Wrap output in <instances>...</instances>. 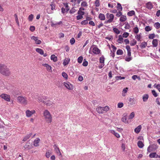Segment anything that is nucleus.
I'll return each mask as SVG.
<instances>
[{
  "label": "nucleus",
  "mask_w": 160,
  "mask_h": 160,
  "mask_svg": "<svg viewBox=\"0 0 160 160\" xmlns=\"http://www.w3.org/2000/svg\"><path fill=\"white\" fill-rule=\"evenodd\" d=\"M0 73L3 75L7 76L10 75L11 72L7 66L0 63Z\"/></svg>",
  "instance_id": "f257e3e1"
},
{
  "label": "nucleus",
  "mask_w": 160,
  "mask_h": 160,
  "mask_svg": "<svg viewBox=\"0 0 160 160\" xmlns=\"http://www.w3.org/2000/svg\"><path fill=\"white\" fill-rule=\"evenodd\" d=\"M44 118L46 122L48 123H51L52 121V115L47 110H45L43 112Z\"/></svg>",
  "instance_id": "f03ea898"
},
{
  "label": "nucleus",
  "mask_w": 160,
  "mask_h": 160,
  "mask_svg": "<svg viewBox=\"0 0 160 160\" xmlns=\"http://www.w3.org/2000/svg\"><path fill=\"white\" fill-rule=\"evenodd\" d=\"M17 100L18 102L20 103L26 105L28 103V101L26 98L23 97L18 96L17 98Z\"/></svg>",
  "instance_id": "7ed1b4c3"
},
{
  "label": "nucleus",
  "mask_w": 160,
  "mask_h": 160,
  "mask_svg": "<svg viewBox=\"0 0 160 160\" xmlns=\"http://www.w3.org/2000/svg\"><path fill=\"white\" fill-rule=\"evenodd\" d=\"M106 16L108 19L105 22V23H111L112 22L114 18V16L112 14L107 13L106 14Z\"/></svg>",
  "instance_id": "20e7f679"
},
{
  "label": "nucleus",
  "mask_w": 160,
  "mask_h": 160,
  "mask_svg": "<svg viewBox=\"0 0 160 160\" xmlns=\"http://www.w3.org/2000/svg\"><path fill=\"white\" fill-rule=\"evenodd\" d=\"M90 49H92V51L93 53L95 54H98L100 53V50L96 46L94 45L92 46Z\"/></svg>",
  "instance_id": "39448f33"
},
{
  "label": "nucleus",
  "mask_w": 160,
  "mask_h": 160,
  "mask_svg": "<svg viewBox=\"0 0 160 160\" xmlns=\"http://www.w3.org/2000/svg\"><path fill=\"white\" fill-rule=\"evenodd\" d=\"M0 97L7 101L9 102L10 101V95H8L5 93H2L0 95Z\"/></svg>",
  "instance_id": "423d86ee"
},
{
  "label": "nucleus",
  "mask_w": 160,
  "mask_h": 160,
  "mask_svg": "<svg viewBox=\"0 0 160 160\" xmlns=\"http://www.w3.org/2000/svg\"><path fill=\"white\" fill-rule=\"evenodd\" d=\"M35 112V111L34 110L30 111L29 110H27L25 112L26 116L27 117H30Z\"/></svg>",
  "instance_id": "0eeeda50"
},
{
  "label": "nucleus",
  "mask_w": 160,
  "mask_h": 160,
  "mask_svg": "<svg viewBox=\"0 0 160 160\" xmlns=\"http://www.w3.org/2000/svg\"><path fill=\"white\" fill-rule=\"evenodd\" d=\"M31 39L33 40L37 44H40L42 42L41 40H39L38 38L37 37L33 36L31 37Z\"/></svg>",
  "instance_id": "6e6552de"
},
{
  "label": "nucleus",
  "mask_w": 160,
  "mask_h": 160,
  "mask_svg": "<svg viewBox=\"0 0 160 160\" xmlns=\"http://www.w3.org/2000/svg\"><path fill=\"white\" fill-rule=\"evenodd\" d=\"M64 85L65 87L69 90H72L73 88V86L69 82L64 83Z\"/></svg>",
  "instance_id": "1a4fd4ad"
},
{
  "label": "nucleus",
  "mask_w": 160,
  "mask_h": 160,
  "mask_svg": "<svg viewBox=\"0 0 160 160\" xmlns=\"http://www.w3.org/2000/svg\"><path fill=\"white\" fill-rule=\"evenodd\" d=\"M46 99V97L45 96H39L38 97V101L39 102H42L43 103H46V101L44 100Z\"/></svg>",
  "instance_id": "9d476101"
},
{
  "label": "nucleus",
  "mask_w": 160,
  "mask_h": 160,
  "mask_svg": "<svg viewBox=\"0 0 160 160\" xmlns=\"http://www.w3.org/2000/svg\"><path fill=\"white\" fill-rule=\"evenodd\" d=\"M128 101L129 104L130 106H132L136 103L135 99L134 98H129Z\"/></svg>",
  "instance_id": "9b49d317"
},
{
  "label": "nucleus",
  "mask_w": 160,
  "mask_h": 160,
  "mask_svg": "<svg viewBox=\"0 0 160 160\" xmlns=\"http://www.w3.org/2000/svg\"><path fill=\"white\" fill-rule=\"evenodd\" d=\"M53 147L54 148V150L57 154L59 156L61 155V154L58 147L56 144L54 145Z\"/></svg>",
  "instance_id": "f8f14e48"
},
{
  "label": "nucleus",
  "mask_w": 160,
  "mask_h": 160,
  "mask_svg": "<svg viewBox=\"0 0 160 160\" xmlns=\"http://www.w3.org/2000/svg\"><path fill=\"white\" fill-rule=\"evenodd\" d=\"M145 5L146 8L149 9H151L153 7L152 3L150 2L146 3Z\"/></svg>",
  "instance_id": "ddd939ff"
},
{
  "label": "nucleus",
  "mask_w": 160,
  "mask_h": 160,
  "mask_svg": "<svg viewBox=\"0 0 160 160\" xmlns=\"http://www.w3.org/2000/svg\"><path fill=\"white\" fill-rule=\"evenodd\" d=\"M40 140L39 138H37L35 139L33 142V145L35 147H37L39 145V143Z\"/></svg>",
  "instance_id": "4468645a"
},
{
  "label": "nucleus",
  "mask_w": 160,
  "mask_h": 160,
  "mask_svg": "<svg viewBox=\"0 0 160 160\" xmlns=\"http://www.w3.org/2000/svg\"><path fill=\"white\" fill-rule=\"evenodd\" d=\"M126 48L127 49V55L128 56H130L131 55V48L128 45H127L126 47Z\"/></svg>",
  "instance_id": "2eb2a0df"
},
{
  "label": "nucleus",
  "mask_w": 160,
  "mask_h": 160,
  "mask_svg": "<svg viewBox=\"0 0 160 160\" xmlns=\"http://www.w3.org/2000/svg\"><path fill=\"white\" fill-rule=\"evenodd\" d=\"M142 126L141 125H138L134 129V132L136 133H139L141 130Z\"/></svg>",
  "instance_id": "dca6fc26"
},
{
  "label": "nucleus",
  "mask_w": 160,
  "mask_h": 160,
  "mask_svg": "<svg viewBox=\"0 0 160 160\" xmlns=\"http://www.w3.org/2000/svg\"><path fill=\"white\" fill-rule=\"evenodd\" d=\"M70 61V59L69 58H66L64 60L62 64L64 66H66L69 63Z\"/></svg>",
  "instance_id": "f3484780"
},
{
  "label": "nucleus",
  "mask_w": 160,
  "mask_h": 160,
  "mask_svg": "<svg viewBox=\"0 0 160 160\" xmlns=\"http://www.w3.org/2000/svg\"><path fill=\"white\" fill-rule=\"evenodd\" d=\"M128 90V88H125L123 89L122 93V95L123 97H125L126 95Z\"/></svg>",
  "instance_id": "a211bd4d"
},
{
  "label": "nucleus",
  "mask_w": 160,
  "mask_h": 160,
  "mask_svg": "<svg viewBox=\"0 0 160 160\" xmlns=\"http://www.w3.org/2000/svg\"><path fill=\"white\" fill-rule=\"evenodd\" d=\"M110 132L114 135V136L117 138H119L120 137V136L119 134L116 132L114 130H111L109 131Z\"/></svg>",
  "instance_id": "6ab92c4d"
},
{
  "label": "nucleus",
  "mask_w": 160,
  "mask_h": 160,
  "mask_svg": "<svg viewBox=\"0 0 160 160\" xmlns=\"http://www.w3.org/2000/svg\"><path fill=\"white\" fill-rule=\"evenodd\" d=\"M98 18L101 21H103L105 19V15L103 14L100 13L98 15Z\"/></svg>",
  "instance_id": "aec40b11"
},
{
  "label": "nucleus",
  "mask_w": 160,
  "mask_h": 160,
  "mask_svg": "<svg viewBox=\"0 0 160 160\" xmlns=\"http://www.w3.org/2000/svg\"><path fill=\"white\" fill-rule=\"evenodd\" d=\"M127 20V17L125 15H122L120 17L119 21L121 22H124L126 21Z\"/></svg>",
  "instance_id": "412c9836"
},
{
  "label": "nucleus",
  "mask_w": 160,
  "mask_h": 160,
  "mask_svg": "<svg viewBox=\"0 0 160 160\" xmlns=\"http://www.w3.org/2000/svg\"><path fill=\"white\" fill-rule=\"evenodd\" d=\"M42 65L47 68V70L49 72L52 71L51 66L48 64L45 63L42 64Z\"/></svg>",
  "instance_id": "4be33fe9"
},
{
  "label": "nucleus",
  "mask_w": 160,
  "mask_h": 160,
  "mask_svg": "<svg viewBox=\"0 0 160 160\" xmlns=\"http://www.w3.org/2000/svg\"><path fill=\"white\" fill-rule=\"evenodd\" d=\"M149 98L148 95V94H144L142 97L143 101L144 102H146L148 100Z\"/></svg>",
  "instance_id": "5701e85b"
},
{
  "label": "nucleus",
  "mask_w": 160,
  "mask_h": 160,
  "mask_svg": "<svg viewBox=\"0 0 160 160\" xmlns=\"http://www.w3.org/2000/svg\"><path fill=\"white\" fill-rule=\"evenodd\" d=\"M152 44L153 47H156L158 45V41L157 39H153L152 41Z\"/></svg>",
  "instance_id": "b1692460"
},
{
  "label": "nucleus",
  "mask_w": 160,
  "mask_h": 160,
  "mask_svg": "<svg viewBox=\"0 0 160 160\" xmlns=\"http://www.w3.org/2000/svg\"><path fill=\"white\" fill-rule=\"evenodd\" d=\"M51 59L54 62H56L57 61V58L54 54L51 55Z\"/></svg>",
  "instance_id": "393cba45"
},
{
  "label": "nucleus",
  "mask_w": 160,
  "mask_h": 160,
  "mask_svg": "<svg viewBox=\"0 0 160 160\" xmlns=\"http://www.w3.org/2000/svg\"><path fill=\"white\" fill-rule=\"evenodd\" d=\"M123 41V38L122 36L120 35L118 36V39L117 40V42L119 43H121Z\"/></svg>",
  "instance_id": "a878e982"
},
{
  "label": "nucleus",
  "mask_w": 160,
  "mask_h": 160,
  "mask_svg": "<svg viewBox=\"0 0 160 160\" xmlns=\"http://www.w3.org/2000/svg\"><path fill=\"white\" fill-rule=\"evenodd\" d=\"M117 8L118 11H122V7L121 4L119 3H117Z\"/></svg>",
  "instance_id": "bb28decb"
},
{
  "label": "nucleus",
  "mask_w": 160,
  "mask_h": 160,
  "mask_svg": "<svg viewBox=\"0 0 160 160\" xmlns=\"http://www.w3.org/2000/svg\"><path fill=\"white\" fill-rule=\"evenodd\" d=\"M36 51L40 54L42 55L43 54V51L41 49L39 48H37L36 49Z\"/></svg>",
  "instance_id": "cd10ccee"
},
{
  "label": "nucleus",
  "mask_w": 160,
  "mask_h": 160,
  "mask_svg": "<svg viewBox=\"0 0 160 160\" xmlns=\"http://www.w3.org/2000/svg\"><path fill=\"white\" fill-rule=\"evenodd\" d=\"M135 14V12L133 10H131L128 12L127 13V15L130 17L132 16Z\"/></svg>",
  "instance_id": "c85d7f7f"
},
{
  "label": "nucleus",
  "mask_w": 160,
  "mask_h": 160,
  "mask_svg": "<svg viewBox=\"0 0 160 160\" xmlns=\"http://www.w3.org/2000/svg\"><path fill=\"white\" fill-rule=\"evenodd\" d=\"M122 122L126 123H128V122L127 120V118L126 116H124L122 118Z\"/></svg>",
  "instance_id": "c756f323"
},
{
  "label": "nucleus",
  "mask_w": 160,
  "mask_h": 160,
  "mask_svg": "<svg viewBox=\"0 0 160 160\" xmlns=\"http://www.w3.org/2000/svg\"><path fill=\"white\" fill-rule=\"evenodd\" d=\"M139 29L137 25H136L134 28H133V31L135 34H137L139 32Z\"/></svg>",
  "instance_id": "7c9ffc66"
},
{
  "label": "nucleus",
  "mask_w": 160,
  "mask_h": 160,
  "mask_svg": "<svg viewBox=\"0 0 160 160\" xmlns=\"http://www.w3.org/2000/svg\"><path fill=\"white\" fill-rule=\"evenodd\" d=\"M32 135V133H29V134H28L27 135H26L23 138V140H22V141H26L27 139H29L31 136V135Z\"/></svg>",
  "instance_id": "2f4dec72"
},
{
  "label": "nucleus",
  "mask_w": 160,
  "mask_h": 160,
  "mask_svg": "<svg viewBox=\"0 0 160 160\" xmlns=\"http://www.w3.org/2000/svg\"><path fill=\"white\" fill-rule=\"evenodd\" d=\"M24 148L26 150H28L31 149L32 146L26 144L24 146Z\"/></svg>",
  "instance_id": "473e14b6"
},
{
  "label": "nucleus",
  "mask_w": 160,
  "mask_h": 160,
  "mask_svg": "<svg viewBox=\"0 0 160 160\" xmlns=\"http://www.w3.org/2000/svg\"><path fill=\"white\" fill-rule=\"evenodd\" d=\"M138 146L139 148H142L144 146V144L142 142L139 141L138 142Z\"/></svg>",
  "instance_id": "72a5a7b5"
},
{
  "label": "nucleus",
  "mask_w": 160,
  "mask_h": 160,
  "mask_svg": "<svg viewBox=\"0 0 160 160\" xmlns=\"http://www.w3.org/2000/svg\"><path fill=\"white\" fill-rule=\"evenodd\" d=\"M147 45V43L146 42H143L141 43L140 45V47L142 48H145Z\"/></svg>",
  "instance_id": "f704fd0d"
},
{
  "label": "nucleus",
  "mask_w": 160,
  "mask_h": 160,
  "mask_svg": "<svg viewBox=\"0 0 160 160\" xmlns=\"http://www.w3.org/2000/svg\"><path fill=\"white\" fill-rule=\"evenodd\" d=\"M101 107H99L96 108L97 111L99 113H103Z\"/></svg>",
  "instance_id": "c9c22d12"
},
{
  "label": "nucleus",
  "mask_w": 160,
  "mask_h": 160,
  "mask_svg": "<svg viewBox=\"0 0 160 160\" xmlns=\"http://www.w3.org/2000/svg\"><path fill=\"white\" fill-rule=\"evenodd\" d=\"M141 33H140V34H137V35L135 36V38L138 41H139L140 40V39L141 38Z\"/></svg>",
  "instance_id": "e433bc0d"
},
{
  "label": "nucleus",
  "mask_w": 160,
  "mask_h": 160,
  "mask_svg": "<svg viewBox=\"0 0 160 160\" xmlns=\"http://www.w3.org/2000/svg\"><path fill=\"white\" fill-rule=\"evenodd\" d=\"M83 58L82 56L79 57L77 59L78 62L79 63H81L83 60Z\"/></svg>",
  "instance_id": "4c0bfd02"
},
{
  "label": "nucleus",
  "mask_w": 160,
  "mask_h": 160,
  "mask_svg": "<svg viewBox=\"0 0 160 160\" xmlns=\"http://www.w3.org/2000/svg\"><path fill=\"white\" fill-rule=\"evenodd\" d=\"M94 5L96 7H99L100 5L99 0H96L95 1Z\"/></svg>",
  "instance_id": "58836bf2"
},
{
  "label": "nucleus",
  "mask_w": 160,
  "mask_h": 160,
  "mask_svg": "<svg viewBox=\"0 0 160 160\" xmlns=\"http://www.w3.org/2000/svg\"><path fill=\"white\" fill-rule=\"evenodd\" d=\"M154 27L157 29H158L160 28V24L158 22H157L154 24Z\"/></svg>",
  "instance_id": "ea45409f"
},
{
  "label": "nucleus",
  "mask_w": 160,
  "mask_h": 160,
  "mask_svg": "<svg viewBox=\"0 0 160 160\" xmlns=\"http://www.w3.org/2000/svg\"><path fill=\"white\" fill-rule=\"evenodd\" d=\"M113 32L116 33L117 34H118L120 33V31L117 28H113Z\"/></svg>",
  "instance_id": "a19ab883"
},
{
  "label": "nucleus",
  "mask_w": 160,
  "mask_h": 160,
  "mask_svg": "<svg viewBox=\"0 0 160 160\" xmlns=\"http://www.w3.org/2000/svg\"><path fill=\"white\" fill-rule=\"evenodd\" d=\"M63 5L65 7V8H66V11L67 12L70 9H69V7H68V3H63Z\"/></svg>",
  "instance_id": "79ce46f5"
},
{
  "label": "nucleus",
  "mask_w": 160,
  "mask_h": 160,
  "mask_svg": "<svg viewBox=\"0 0 160 160\" xmlns=\"http://www.w3.org/2000/svg\"><path fill=\"white\" fill-rule=\"evenodd\" d=\"M46 103H44V104H46L48 106H50L51 105H52L53 103L51 101H50L49 100L47 101H46Z\"/></svg>",
  "instance_id": "37998d69"
},
{
  "label": "nucleus",
  "mask_w": 160,
  "mask_h": 160,
  "mask_svg": "<svg viewBox=\"0 0 160 160\" xmlns=\"http://www.w3.org/2000/svg\"><path fill=\"white\" fill-rule=\"evenodd\" d=\"M156 152L151 153L149 154V157L150 158H156Z\"/></svg>",
  "instance_id": "c03bdc74"
},
{
  "label": "nucleus",
  "mask_w": 160,
  "mask_h": 160,
  "mask_svg": "<svg viewBox=\"0 0 160 160\" xmlns=\"http://www.w3.org/2000/svg\"><path fill=\"white\" fill-rule=\"evenodd\" d=\"M135 116V113L134 112H132L129 116V119H132Z\"/></svg>",
  "instance_id": "a18cd8bd"
},
{
  "label": "nucleus",
  "mask_w": 160,
  "mask_h": 160,
  "mask_svg": "<svg viewBox=\"0 0 160 160\" xmlns=\"http://www.w3.org/2000/svg\"><path fill=\"white\" fill-rule=\"evenodd\" d=\"M105 58L103 57H101L99 58L100 62L102 64H104Z\"/></svg>",
  "instance_id": "49530a36"
},
{
  "label": "nucleus",
  "mask_w": 160,
  "mask_h": 160,
  "mask_svg": "<svg viewBox=\"0 0 160 160\" xmlns=\"http://www.w3.org/2000/svg\"><path fill=\"white\" fill-rule=\"evenodd\" d=\"M88 62L85 59H84L82 65L84 67L87 66L88 65Z\"/></svg>",
  "instance_id": "de8ad7c7"
},
{
  "label": "nucleus",
  "mask_w": 160,
  "mask_h": 160,
  "mask_svg": "<svg viewBox=\"0 0 160 160\" xmlns=\"http://www.w3.org/2000/svg\"><path fill=\"white\" fill-rule=\"evenodd\" d=\"M121 11H118V12H117L116 14V16L117 17H120L122 15V13L121 12Z\"/></svg>",
  "instance_id": "09e8293b"
},
{
  "label": "nucleus",
  "mask_w": 160,
  "mask_h": 160,
  "mask_svg": "<svg viewBox=\"0 0 160 160\" xmlns=\"http://www.w3.org/2000/svg\"><path fill=\"white\" fill-rule=\"evenodd\" d=\"M81 6L82 7H87L88 5L87 2L85 1H83L81 2Z\"/></svg>",
  "instance_id": "8fccbe9b"
},
{
  "label": "nucleus",
  "mask_w": 160,
  "mask_h": 160,
  "mask_svg": "<svg viewBox=\"0 0 160 160\" xmlns=\"http://www.w3.org/2000/svg\"><path fill=\"white\" fill-rule=\"evenodd\" d=\"M117 54L118 55H122L123 54V52L122 50L118 49L117 52Z\"/></svg>",
  "instance_id": "3c124183"
},
{
  "label": "nucleus",
  "mask_w": 160,
  "mask_h": 160,
  "mask_svg": "<svg viewBox=\"0 0 160 160\" xmlns=\"http://www.w3.org/2000/svg\"><path fill=\"white\" fill-rule=\"evenodd\" d=\"M62 77L65 79H68V76L67 74L65 72H62Z\"/></svg>",
  "instance_id": "603ef678"
},
{
  "label": "nucleus",
  "mask_w": 160,
  "mask_h": 160,
  "mask_svg": "<svg viewBox=\"0 0 160 160\" xmlns=\"http://www.w3.org/2000/svg\"><path fill=\"white\" fill-rule=\"evenodd\" d=\"M152 29V28L149 26H147L145 27V29L146 31L148 32L151 31Z\"/></svg>",
  "instance_id": "864d4df0"
},
{
  "label": "nucleus",
  "mask_w": 160,
  "mask_h": 160,
  "mask_svg": "<svg viewBox=\"0 0 160 160\" xmlns=\"http://www.w3.org/2000/svg\"><path fill=\"white\" fill-rule=\"evenodd\" d=\"M130 25L128 23H125L124 28L126 29H129L130 28Z\"/></svg>",
  "instance_id": "5fc2aeb1"
},
{
  "label": "nucleus",
  "mask_w": 160,
  "mask_h": 160,
  "mask_svg": "<svg viewBox=\"0 0 160 160\" xmlns=\"http://www.w3.org/2000/svg\"><path fill=\"white\" fill-rule=\"evenodd\" d=\"M128 57H127L125 58V60L127 62H129L132 60V57H130V56Z\"/></svg>",
  "instance_id": "6e6d98bb"
},
{
  "label": "nucleus",
  "mask_w": 160,
  "mask_h": 160,
  "mask_svg": "<svg viewBox=\"0 0 160 160\" xmlns=\"http://www.w3.org/2000/svg\"><path fill=\"white\" fill-rule=\"evenodd\" d=\"M129 36V33L127 32H124L122 35V37L123 38H127Z\"/></svg>",
  "instance_id": "4d7b16f0"
},
{
  "label": "nucleus",
  "mask_w": 160,
  "mask_h": 160,
  "mask_svg": "<svg viewBox=\"0 0 160 160\" xmlns=\"http://www.w3.org/2000/svg\"><path fill=\"white\" fill-rule=\"evenodd\" d=\"M137 43V41L135 40H133L131 41L130 42V45L132 46H134Z\"/></svg>",
  "instance_id": "13d9d810"
},
{
  "label": "nucleus",
  "mask_w": 160,
  "mask_h": 160,
  "mask_svg": "<svg viewBox=\"0 0 160 160\" xmlns=\"http://www.w3.org/2000/svg\"><path fill=\"white\" fill-rule=\"evenodd\" d=\"M51 154V152L48 151L46 153V156L47 158H49L50 157V155Z\"/></svg>",
  "instance_id": "bf43d9fd"
},
{
  "label": "nucleus",
  "mask_w": 160,
  "mask_h": 160,
  "mask_svg": "<svg viewBox=\"0 0 160 160\" xmlns=\"http://www.w3.org/2000/svg\"><path fill=\"white\" fill-rule=\"evenodd\" d=\"M14 17L15 18V20L16 22L17 23L18 25V26H19V22L18 20V16L16 14H14Z\"/></svg>",
  "instance_id": "052dcab7"
},
{
  "label": "nucleus",
  "mask_w": 160,
  "mask_h": 160,
  "mask_svg": "<svg viewBox=\"0 0 160 160\" xmlns=\"http://www.w3.org/2000/svg\"><path fill=\"white\" fill-rule=\"evenodd\" d=\"M33 18V15L31 14L29 16L28 19L29 21H31Z\"/></svg>",
  "instance_id": "680f3d73"
},
{
  "label": "nucleus",
  "mask_w": 160,
  "mask_h": 160,
  "mask_svg": "<svg viewBox=\"0 0 160 160\" xmlns=\"http://www.w3.org/2000/svg\"><path fill=\"white\" fill-rule=\"evenodd\" d=\"M153 146H154V145H152L149 146L147 150L149 152H151V151L152 150V147Z\"/></svg>",
  "instance_id": "e2e57ef3"
},
{
  "label": "nucleus",
  "mask_w": 160,
  "mask_h": 160,
  "mask_svg": "<svg viewBox=\"0 0 160 160\" xmlns=\"http://www.w3.org/2000/svg\"><path fill=\"white\" fill-rule=\"evenodd\" d=\"M51 6V9L52 10L55 9V5L53 2H52L50 4Z\"/></svg>",
  "instance_id": "0e129e2a"
},
{
  "label": "nucleus",
  "mask_w": 160,
  "mask_h": 160,
  "mask_svg": "<svg viewBox=\"0 0 160 160\" xmlns=\"http://www.w3.org/2000/svg\"><path fill=\"white\" fill-rule=\"evenodd\" d=\"M81 23L82 25H85L88 23V21L87 20H85L82 21Z\"/></svg>",
  "instance_id": "69168bd1"
},
{
  "label": "nucleus",
  "mask_w": 160,
  "mask_h": 160,
  "mask_svg": "<svg viewBox=\"0 0 160 160\" xmlns=\"http://www.w3.org/2000/svg\"><path fill=\"white\" fill-rule=\"evenodd\" d=\"M78 14L79 15H82H82L84 14L85 13L83 11L79 10L78 12Z\"/></svg>",
  "instance_id": "338daca9"
},
{
  "label": "nucleus",
  "mask_w": 160,
  "mask_h": 160,
  "mask_svg": "<svg viewBox=\"0 0 160 160\" xmlns=\"http://www.w3.org/2000/svg\"><path fill=\"white\" fill-rule=\"evenodd\" d=\"M70 43L72 45L75 42V40L74 38H71V39L70 40Z\"/></svg>",
  "instance_id": "774afa93"
}]
</instances>
